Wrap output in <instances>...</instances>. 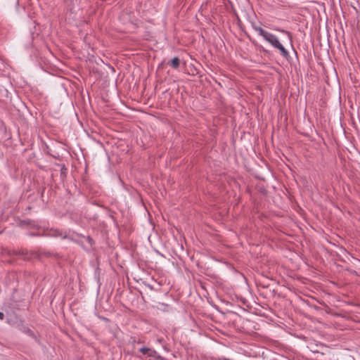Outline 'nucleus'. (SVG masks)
I'll return each instance as SVG.
<instances>
[{
    "instance_id": "6",
    "label": "nucleus",
    "mask_w": 360,
    "mask_h": 360,
    "mask_svg": "<svg viewBox=\"0 0 360 360\" xmlns=\"http://www.w3.org/2000/svg\"><path fill=\"white\" fill-rule=\"evenodd\" d=\"M54 236H60L62 238H65L66 237V235H63L62 233V232L59 231H55V233L53 234Z\"/></svg>"
},
{
    "instance_id": "7",
    "label": "nucleus",
    "mask_w": 360,
    "mask_h": 360,
    "mask_svg": "<svg viewBox=\"0 0 360 360\" xmlns=\"http://www.w3.org/2000/svg\"><path fill=\"white\" fill-rule=\"evenodd\" d=\"M281 32L286 34L290 38L291 37V34L289 32L284 30H278Z\"/></svg>"
},
{
    "instance_id": "5",
    "label": "nucleus",
    "mask_w": 360,
    "mask_h": 360,
    "mask_svg": "<svg viewBox=\"0 0 360 360\" xmlns=\"http://www.w3.org/2000/svg\"><path fill=\"white\" fill-rule=\"evenodd\" d=\"M149 349H150V348H148V347H141V348L139 349V351H140L143 354L147 355V354H148V353Z\"/></svg>"
},
{
    "instance_id": "1",
    "label": "nucleus",
    "mask_w": 360,
    "mask_h": 360,
    "mask_svg": "<svg viewBox=\"0 0 360 360\" xmlns=\"http://www.w3.org/2000/svg\"><path fill=\"white\" fill-rule=\"evenodd\" d=\"M252 29L257 33V34L262 37L264 41L271 44L274 49L279 50L281 54L283 57L287 58L288 56H289L288 51L280 42L277 36L266 31L257 24H252Z\"/></svg>"
},
{
    "instance_id": "4",
    "label": "nucleus",
    "mask_w": 360,
    "mask_h": 360,
    "mask_svg": "<svg viewBox=\"0 0 360 360\" xmlns=\"http://www.w3.org/2000/svg\"><path fill=\"white\" fill-rule=\"evenodd\" d=\"M179 64H180V60H179V58H177V57L174 58H173V59L169 62V65H170L172 68H175V69H176V68H179Z\"/></svg>"
},
{
    "instance_id": "8",
    "label": "nucleus",
    "mask_w": 360,
    "mask_h": 360,
    "mask_svg": "<svg viewBox=\"0 0 360 360\" xmlns=\"http://www.w3.org/2000/svg\"><path fill=\"white\" fill-rule=\"evenodd\" d=\"M4 313L0 312V319H1V320L4 319Z\"/></svg>"
},
{
    "instance_id": "2",
    "label": "nucleus",
    "mask_w": 360,
    "mask_h": 360,
    "mask_svg": "<svg viewBox=\"0 0 360 360\" xmlns=\"http://www.w3.org/2000/svg\"><path fill=\"white\" fill-rule=\"evenodd\" d=\"M17 329L22 333L30 336L34 337L33 332L27 326H26L22 321H20L16 323Z\"/></svg>"
},
{
    "instance_id": "3",
    "label": "nucleus",
    "mask_w": 360,
    "mask_h": 360,
    "mask_svg": "<svg viewBox=\"0 0 360 360\" xmlns=\"http://www.w3.org/2000/svg\"><path fill=\"white\" fill-rule=\"evenodd\" d=\"M148 357L153 358L157 360H164V358L158 354V352L152 349H149L148 353L147 354Z\"/></svg>"
}]
</instances>
